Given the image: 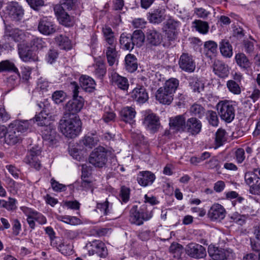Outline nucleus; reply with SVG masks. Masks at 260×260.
<instances>
[{
    "instance_id": "1",
    "label": "nucleus",
    "mask_w": 260,
    "mask_h": 260,
    "mask_svg": "<svg viewBox=\"0 0 260 260\" xmlns=\"http://www.w3.org/2000/svg\"><path fill=\"white\" fill-rule=\"evenodd\" d=\"M82 122L76 114H64L59 121V128L61 133L66 137L74 138L81 132Z\"/></svg>"
},
{
    "instance_id": "2",
    "label": "nucleus",
    "mask_w": 260,
    "mask_h": 260,
    "mask_svg": "<svg viewBox=\"0 0 260 260\" xmlns=\"http://www.w3.org/2000/svg\"><path fill=\"white\" fill-rule=\"evenodd\" d=\"M179 85V81L175 78L167 80L164 85L158 89L155 97L160 103L169 105L173 100L174 94Z\"/></svg>"
},
{
    "instance_id": "3",
    "label": "nucleus",
    "mask_w": 260,
    "mask_h": 260,
    "mask_svg": "<svg viewBox=\"0 0 260 260\" xmlns=\"http://www.w3.org/2000/svg\"><path fill=\"white\" fill-rule=\"evenodd\" d=\"M71 88L73 92V99L69 101L66 105V113L68 115L76 114L80 112L84 105V100L78 95L79 87L75 82L71 83Z\"/></svg>"
},
{
    "instance_id": "4",
    "label": "nucleus",
    "mask_w": 260,
    "mask_h": 260,
    "mask_svg": "<svg viewBox=\"0 0 260 260\" xmlns=\"http://www.w3.org/2000/svg\"><path fill=\"white\" fill-rule=\"evenodd\" d=\"M151 206L148 207L147 205L143 204L139 211L134 206L131 210L129 221L137 225H141L144 220L150 219L152 216Z\"/></svg>"
},
{
    "instance_id": "5",
    "label": "nucleus",
    "mask_w": 260,
    "mask_h": 260,
    "mask_svg": "<svg viewBox=\"0 0 260 260\" xmlns=\"http://www.w3.org/2000/svg\"><path fill=\"white\" fill-rule=\"evenodd\" d=\"M235 102L231 101H221L216 105L221 119L228 123L233 120L235 116Z\"/></svg>"
},
{
    "instance_id": "6",
    "label": "nucleus",
    "mask_w": 260,
    "mask_h": 260,
    "mask_svg": "<svg viewBox=\"0 0 260 260\" xmlns=\"http://www.w3.org/2000/svg\"><path fill=\"white\" fill-rule=\"evenodd\" d=\"M111 152L105 148L99 146L90 153L89 162L95 167L101 168L105 166L108 160L107 155Z\"/></svg>"
},
{
    "instance_id": "7",
    "label": "nucleus",
    "mask_w": 260,
    "mask_h": 260,
    "mask_svg": "<svg viewBox=\"0 0 260 260\" xmlns=\"http://www.w3.org/2000/svg\"><path fill=\"white\" fill-rule=\"evenodd\" d=\"M208 254L213 260H232L236 254L231 248H221L210 245L208 247Z\"/></svg>"
},
{
    "instance_id": "8",
    "label": "nucleus",
    "mask_w": 260,
    "mask_h": 260,
    "mask_svg": "<svg viewBox=\"0 0 260 260\" xmlns=\"http://www.w3.org/2000/svg\"><path fill=\"white\" fill-rule=\"evenodd\" d=\"M180 26L181 22L172 17L166 20L164 28L169 41H174L177 39Z\"/></svg>"
},
{
    "instance_id": "9",
    "label": "nucleus",
    "mask_w": 260,
    "mask_h": 260,
    "mask_svg": "<svg viewBox=\"0 0 260 260\" xmlns=\"http://www.w3.org/2000/svg\"><path fill=\"white\" fill-rule=\"evenodd\" d=\"M86 247L88 249L89 255L96 254L101 258H105L108 255V250L105 244L99 240H94L88 242Z\"/></svg>"
},
{
    "instance_id": "10",
    "label": "nucleus",
    "mask_w": 260,
    "mask_h": 260,
    "mask_svg": "<svg viewBox=\"0 0 260 260\" xmlns=\"http://www.w3.org/2000/svg\"><path fill=\"white\" fill-rule=\"evenodd\" d=\"M26 34L22 30L13 25H6L4 37L8 39H11L15 42H21L24 40Z\"/></svg>"
},
{
    "instance_id": "11",
    "label": "nucleus",
    "mask_w": 260,
    "mask_h": 260,
    "mask_svg": "<svg viewBox=\"0 0 260 260\" xmlns=\"http://www.w3.org/2000/svg\"><path fill=\"white\" fill-rule=\"evenodd\" d=\"M185 250L188 255L194 258H204L207 255L205 248L197 243H191L187 244Z\"/></svg>"
},
{
    "instance_id": "12",
    "label": "nucleus",
    "mask_w": 260,
    "mask_h": 260,
    "mask_svg": "<svg viewBox=\"0 0 260 260\" xmlns=\"http://www.w3.org/2000/svg\"><path fill=\"white\" fill-rule=\"evenodd\" d=\"M178 63L180 68L186 72L192 73L196 69L195 61L192 56L188 53H182L180 57Z\"/></svg>"
},
{
    "instance_id": "13",
    "label": "nucleus",
    "mask_w": 260,
    "mask_h": 260,
    "mask_svg": "<svg viewBox=\"0 0 260 260\" xmlns=\"http://www.w3.org/2000/svg\"><path fill=\"white\" fill-rule=\"evenodd\" d=\"M38 28L41 34L45 36L51 35L56 31L55 24L50 18L46 17L40 20Z\"/></svg>"
},
{
    "instance_id": "14",
    "label": "nucleus",
    "mask_w": 260,
    "mask_h": 260,
    "mask_svg": "<svg viewBox=\"0 0 260 260\" xmlns=\"http://www.w3.org/2000/svg\"><path fill=\"white\" fill-rule=\"evenodd\" d=\"M41 152L39 149L32 148L29 153L24 158V162L29 165L31 167H33L36 170H39L41 166L39 159Z\"/></svg>"
},
{
    "instance_id": "15",
    "label": "nucleus",
    "mask_w": 260,
    "mask_h": 260,
    "mask_svg": "<svg viewBox=\"0 0 260 260\" xmlns=\"http://www.w3.org/2000/svg\"><path fill=\"white\" fill-rule=\"evenodd\" d=\"M55 14L59 22L66 26H72L74 23L73 17L67 14L59 5H56L54 8Z\"/></svg>"
},
{
    "instance_id": "16",
    "label": "nucleus",
    "mask_w": 260,
    "mask_h": 260,
    "mask_svg": "<svg viewBox=\"0 0 260 260\" xmlns=\"http://www.w3.org/2000/svg\"><path fill=\"white\" fill-rule=\"evenodd\" d=\"M42 138L46 144L53 145L57 142V135L55 129L50 125L45 126L41 130Z\"/></svg>"
},
{
    "instance_id": "17",
    "label": "nucleus",
    "mask_w": 260,
    "mask_h": 260,
    "mask_svg": "<svg viewBox=\"0 0 260 260\" xmlns=\"http://www.w3.org/2000/svg\"><path fill=\"white\" fill-rule=\"evenodd\" d=\"M202 127V122L200 120L196 117H191L185 122L184 132L191 135H197L201 132Z\"/></svg>"
},
{
    "instance_id": "18",
    "label": "nucleus",
    "mask_w": 260,
    "mask_h": 260,
    "mask_svg": "<svg viewBox=\"0 0 260 260\" xmlns=\"http://www.w3.org/2000/svg\"><path fill=\"white\" fill-rule=\"evenodd\" d=\"M7 10L10 18L15 21L20 20L24 15V10L17 2H11L7 6Z\"/></svg>"
},
{
    "instance_id": "19",
    "label": "nucleus",
    "mask_w": 260,
    "mask_h": 260,
    "mask_svg": "<svg viewBox=\"0 0 260 260\" xmlns=\"http://www.w3.org/2000/svg\"><path fill=\"white\" fill-rule=\"evenodd\" d=\"M226 214V211L224 207L219 204H214L208 211V216L213 221H221Z\"/></svg>"
},
{
    "instance_id": "20",
    "label": "nucleus",
    "mask_w": 260,
    "mask_h": 260,
    "mask_svg": "<svg viewBox=\"0 0 260 260\" xmlns=\"http://www.w3.org/2000/svg\"><path fill=\"white\" fill-rule=\"evenodd\" d=\"M143 123L147 129L152 133L156 132L160 126L159 117L153 113L147 115Z\"/></svg>"
},
{
    "instance_id": "21",
    "label": "nucleus",
    "mask_w": 260,
    "mask_h": 260,
    "mask_svg": "<svg viewBox=\"0 0 260 260\" xmlns=\"http://www.w3.org/2000/svg\"><path fill=\"white\" fill-rule=\"evenodd\" d=\"M18 53L20 58L25 62L36 61L38 60V57L29 46L22 45L18 48Z\"/></svg>"
},
{
    "instance_id": "22",
    "label": "nucleus",
    "mask_w": 260,
    "mask_h": 260,
    "mask_svg": "<svg viewBox=\"0 0 260 260\" xmlns=\"http://www.w3.org/2000/svg\"><path fill=\"white\" fill-rule=\"evenodd\" d=\"M110 81L114 86L123 90H127L129 83L125 77L120 76L116 72L112 71L110 73Z\"/></svg>"
},
{
    "instance_id": "23",
    "label": "nucleus",
    "mask_w": 260,
    "mask_h": 260,
    "mask_svg": "<svg viewBox=\"0 0 260 260\" xmlns=\"http://www.w3.org/2000/svg\"><path fill=\"white\" fill-rule=\"evenodd\" d=\"M212 67L214 74L219 77L224 78L228 76L230 72L229 67L223 61L215 60Z\"/></svg>"
},
{
    "instance_id": "24",
    "label": "nucleus",
    "mask_w": 260,
    "mask_h": 260,
    "mask_svg": "<svg viewBox=\"0 0 260 260\" xmlns=\"http://www.w3.org/2000/svg\"><path fill=\"white\" fill-rule=\"evenodd\" d=\"M185 120L186 118L184 115H179L171 118L169 122L170 128L175 132H184Z\"/></svg>"
},
{
    "instance_id": "25",
    "label": "nucleus",
    "mask_w": 260,
    "mask_h": 260,
    "mask_svg": "<svg viewBox=\"0 0 260 260\" xmlns=\"http://www.w3.org/2000/svg\"><path fill=\"white\" fill-rule=\"evenodd\" d=\"M116 45H105L104 52L106 54L108 63L110 66H112L118 61V53L116 49Z\"/></svg>"
},
{
    "instance_id": "26",
    "label": "nucleus",
    "mask_w": 260,
    "mask_h": 260,
    "mask_svg": "<svg viewBox=\"0 0 260 260\" xmlns=\"http://www.w3.org/2000/svg\"><path fill=\"white\" fill-rule=\"evenodd\" d=\"M132 98L139 104L145 103L148 99V94L143 86L136 87L132 91Z\"/></svg>"
},
{
    "instance_id": "27",
    "label": "nucleus",
    "mask_w": 260,
    "mask_h": 260,
    "mask_svg": "<svg viewBox=\"0 0 260 260\" xmlns=\"http://www.w3.org/2000/svg\"><path fill=\"white\" fill-rule=\"evenodd\" d=\"M165 9L158 8L149 13L148 18L151 23L159 24L166 19Z\"/></svg>"
},
{
    "instance_id": "28",
    "label": "nucleus",
    "mask_w": 260,
    "mask_h": 260,
    "mask_svg": "<svg viewBox=\"0 0 260 260\" xmlns=\"http://www.w3.org/2000/svg\"><path fill=\"white\" fill-rule=\"evenodd\" d=\"M155 178V175L151 172L144 171L139 173L137 177V181L141 186H146L152 184Z\"/></svg>"
},
{
    "instance_id": "29",
    "label": "nucleus",
    "mask_w": 260,
    "mask_h": 260,
    "mask_svg": "<svg viewBox=\"0 0 260 260\" xmlns=\"http://www.w3.org/2000/svg\"><path fill=\"white\" fill-rule=\"evenodd\" d=\"M146 38L148 44L154 46L160 45L162 40L161 34L154 29L148 30Z\"/></svg>"
},
{
    "instance_id": "30",
    "label": "nucleus",
    "mask_w": 260,
    "mask_h": 260,
    "mask_svg": "<svg viewBox=\"0 0 260 260\" xmlns=\"http://www.w3.org/2000/svg\"><path fill=\"white\" fill-rule=\"evenodd\" d=\"M136 111L135 109L131 107H126L123 108L120 112L121 119L128 122L132 125L135 123L134 118L135 117Z\"/></svg>"
},
{
    "instance_id": "31",
    "label": "nucleus",
    "mask_w": 260,
    "mask_h": 260,
    "mask_svg": "<svg viewBox=\"0 0 260 260\" xmlns=\"http://www.w3.org/2000/svg\"><path fill=\"white\" fill-rule=\"evenodd\" d=\"M80 83L82 88L86 92H92L95 89V82L89 76L83 75L80 77Z\"/></svg>"
},
{
    "instance_id": "32",
    "label": "nucleus",
    "mask_w": 260,
    "mask_h": 260,
    "mask_svg": "<svg viewBox=\"0 0 260 260\" xmlns=\"http://www.w3.org/2000/svg\"><path fill=\"white\" fill-rule=\"evenodd\" d=\"M4 137L5 143L9 145H15L19 142L21 139L20 134L10 127V126H9L8 131L7 133L5 132Z\"/></svg>"
},
{
    "instance_id": "33",
    "label": "nucleus",
    "mask_w": 260,
    "mask_h": 260,
    "mask_svg": "<svg viewBox=\"0 0 260 260\" xmlns=\"http://www.w3.org/2000/svg\"><path fill=\"white\" fill-rule=\"evenodd\" d=\"M119 43L120 47L125 50L132 51L134 48V42L132 40L131 34L123 32L121 34Z\"/></svg>"
},
{
    "instance_id": "34",
    "label": "nucleus",
    "mask_w": 260,
    "mask_h": 260,
    "mask_svg": "<svg viewBox=\"0 0 260 260\" xmlns=\"http://www.w3.org/2000/svg\"><path fill=\"white\" fill-rule=\"evenodd\" d=\"M102 32L105 41V45H112L117 44L116 39L114 32L112 28L107 25H105L102 28Z\"/></svg>"
},
{
    "instance_id": "35",
    "label": "nucleus",
    "mask_w": 260,
    "mask_h": 260,
    "mask_svg": "<svg viewBox=\"0 0 260 260\" xmlns=\"http://www.w3.org/2000/svg\"><path fill=\"white\" fill-rule=\"evenodd\" d=\"M192 27L203 35L207 34L209 29L208 23L200 19H196L192 22Z\"/></svg>"
},
{
    "instance_id": "36",
    "label": "nucleus",
    "mask_w": 260,
    "mask_h": 260,
    "mask_svg": "<svg viewBox=\"0 0 260 260\" xmlns=\"http://www.w3.org/2000/svg\"><path fill=\"white\" fill-rule=\"evenodd\" d=\"M29 125L27 120H15L9 125L10 127L12 128L18 134H20L26 131Z\"/></svg>"
},
{
    "instance_id": "37",
    "label": "nucleus",
    "mask_w": 260,
    "mask_h": 260,
    "mask_svg": "<svg viewBox=\"0 0 260 260\" xmlns=\"http://www.w3.org/2000/svg\"><path fill=\"white\" fill-rule=\"evenodd\" d=\"M34 119L37 124L43 126V127L51 125L50 117L44 110L42 111L38 115H36Z\"/></svg>"
},
{
    "instance_id": "38",
    "label": "nucleus",
    "mask_w": 260,
    "mask_h": 260,
    "mask_svg": "<svg viewBox=\"0 0 260 260\" xmlns=\"http://www.w3.org/2000/svg\"><path fill=\"white\" fill-rule=\"evenodd\" d=\"M125 68L129 72H135L138 68L137 59L135 56L131 54H127L125 58Z\"/></svg>"
},
{
    "instance_id": "39",
    "label": "nucleus",
    "mask_w": 260,
    "mask_h": 260,
    "mask_svg": "<svg viewBox=\"0 0 260 260\" xmlns=\"http://www.w3.org/2000/svg\"><path fill=\"white\" fill-rule=\"evenodd\" d=\"M219 49L221 54L225 57L230 58L233 55V48L229 42L223 40L220 43Z\"/></svg>"
},
{
    "instance_id": "40",
    "label": "nucleus",
    "mask_w": 260,
    "mask_h": 260,
    "mask_svg": "<svg viewBox=\"0 0 260 260\" xmlns=\"http://www.w3.org/2000/svg\"><path fill=\"white\" fill-rule=\"evenodd\" d=\"M57 45L61 49L69 50L71 49V43L68 37L60 35L55 38Z\"/></svg>"
},
{
    "instance_id": "41",
    "label": "nucleus",
    "mask_w": 260,
    "mask_h": 260,
    "mask_svg": "<svg viewBox=\"0 0 260 260\" xmlns=\"http://www.w3.org/2000/svg\"><path fill=\"white\" fill-rule=\"evenodd\" d=\"M131 38L134 45L140 47L142 46L144 42L145 35L141 30L137 29L131 35Z\"/></svg>"
},
{
    "instance_id": "42",
    "label": "nucleus",
    "mask_w": 260,
    "mask_h": 260,
    "mask_svg": "<svg viewBox=\"0 0 260 260\" xmlns=\"http://www.w3.org/2000/svg\"><path fill=\"white\" fill-rule=\"evenodd\" d=\"M99 139L96 135L91 134L90 135L85 136L82 142L83 145L89 148H92L97 144Z\"/></svg>"
},
{
    "instance_id": "43",
    "label": "nucleus",
    "mask_w": 260,
    "mask_h": 260,
    "mask_svg": "<svg viewBox=\"0 0 260 260\" xmlns=\"http://www.w3.org/2000/svg\"><path fill=\"white\" fill-rule=\"evenodd\" d=\"M235 59L237 63L242 68L246 69L251 66V62L244 53L237 54Z\"/></svg>"
},
{
    "instance_id": "44",
    "label": "nucleus",
    "mask_w": 260,
    "mask_h": 260,
    "mask_svg": "<svg viewBox=\"0 0 260 260\" xmlns=\"http://www.w3.org/2000/svg\"><path fill=\"white\" fill-rule=\"evenodd\" d=\"M189 112L192 116H195L194 117L201 118L205 114V110L201 105L194 104L190 107Z\"/></svg>"
},
{
    "instance_id": "45",
    "label": "nucleus",
    "mask_w": 260,
    "mask_h": 260,
    "mask_svg": "<svg viewBox=\"0 0 260 260\" xmlns=\"http://www.w3.org/2000/svg\"><path fill=\"white\" fill-rule=\"evenodd\" d=\"M29 45L34 50H40L46 47V43L42 38L35 37L31 40Z\"/></svg>"
},
{
    "instance_id": "46",
    "label": "nucleus",
    "mask_w": 260,
    "mask_h": 260,
    "mask_svg": "<svg viewBox=\"0 0 260 260\" xmlns=\"http://www.w3.org/2000/svg\"><path fill=\"white\" fill-rule=\"evenodd\" d=\"M189 84L191 88L194 92H200L204 89V84L196 77L189 79Z\"/></svg>"
},
{
    "instance_id": "47",
    "label": "nucleus",
    "mask_w": 260,
    "mask_h": 260,
    "mask_svg": "<svg viewBox=\"0 0 260 260\" xmlns=\"http://www.w3.org/2000/svg\"><path fill=\"white\" fill-rule=\"evenodd\" d=\"M217 48V44L213 41H208L204 44V50L206 55L211 57L212 55L216 52Z\"/></svg>"
},
{
    "instance_id": "48",
    "label": "nucleus",
    "mask_w": 260,
    "mask_h": 260,
    "mask_svg": "<svg viewBox=\"0 0 260 260\" xmlns=\"http://www.w3.org/2000/svg\"><path fill=\"white\" fill-rule=\"evenodd\" d=\"M9 71H18V69L15 67L14 63L8 60H3L0 62V73Z\"/></svg>"
},
{
    "instance_id": "49",
    "label": "nucleus",
    "mask_w": 260,
    "mask_h": 260,
    "mask_svg": "<svg viewBox=\"0 0 260 260\" xmlns=\"http://www.w3.org/2000/svg\"><path fill=\"white\" fill-rule=\"evenodd\" d=\"M226 86L229 90L234 94L239 95L241 93V89L239 83L235 80H230L228 81Z\"/></svg>"
},
{
    "instance_id": "50",
    "label": "nucleus",
    "mask_w": 260,
    "mask_h": 260,
    "mask_svg": "<svg viewBox=\"0 0 260 260\" xmlns=\"http://www.w3.org/2000/svg\"><path fill=\"white\" fill-rule=\"evenodd\" d=\"M183 251V246L178 243H173L169 248V251L174 257L179 258Z\"/></svg>"
},
{
    "instance_id": "51",
    "label": "nucleus",
    "mask_w": 260,
    "mask_h": 260,
    "mask_svg": "<svg viewBox=\"0 0 260 260\" xmlns=\"http://www.w3.org/2000/svg\"><path fill=\"white\" fill-rule=\"evenodd\" d=\"M225 131L223 129H219L215 135V144L217 147L222 145L226 141Z\"/></svg>"
},
{
    "instance_id": "52",
    "label": "nucleus",
    "mask_w": 260,
    "mask_h": 260,
    "mask_svg": "<svg viewBox=\"0 0 260 260\" xmlns=\"http://www.w3.org/2000/svg\"><path fill=\"white\" fill-rule=\"evenodd\" d=\"M14 74L7 78V83L11 88L17 86L20 82V76L18 71L14 72Z\"/></svg>"
},
{
    "instance_id": "53",
    "label": "nucleus",
    "mask_w": 260,
    "mask_h": 260,
    "mask_svg": "<svg viewBox=\"0 0 260 260\" xmlns=\"http://www.w3.org/2000/svg\"><path fill=\"white\" fill-rule=\"evenodd\" d=\"M259 177L254 172H248L245 174L244 180L245 183L249 186L254 183Z\"/></svg>"
},
{
    "instance_id": "54",
    "label": "nucleus",
    "mask_w": 260,
    "mask_h": 260,
    "mask_svg": "<svg viewBox=\"0 0 260 260\" xmlns=\"http://www.w3.org/2000/svg\"><path fill=\"white\" fill-rule=\"evenodd\" d=\"M16 200L13 198H9V201L1 200L0 207L5 208L8 210H13L16 208Z\"/></svg>"
},
{
    "instance_id": "55",
    "label": "nucleus",
    "mask_w": 260,
    "mask_h": 260,
    "mask_svg": "<svg viewBox=\"0 0 260 260\" xmlns=\"http://www.w3.org/2000/svg\"><path fill=\"white\" fill-rule=\"evenodd\" d=\"M24 213L27 216V221L29 227L34 229L35 227V219L33 214V210L29 208H26L24 211Z\"/></svg>"
},
{
    "instance_id": "56",
    "label": "nucleus",
    "mask_w": 260,
    "mask_h": 260,
    "mask_svg": "<svg viewBox=\"0 0 260 260\" xmlns=\"http://www.w3.org/2000/svg\"><path fill=\"white\" fill-rule=\"evenodd\" d=\"M106 73L105 64L102 62H97L95 66L94 74L99 78H102Z\"/></svg>"
},
{
    "instance_id": "57",
    "label": "nucleus",
    "mask_w": 260,
    "mask_h": 260,
    "mask_svg": "<svg viewBox=\"0 0 260 260\" xmlns=\"http://www.w3.org/2000/svg\"><path fill=\"white\" fill-rule=\"evenodd\" d=\"M193 12L194 14H195L197 17L203 19H206L211 14L210 12L206 10L203 8H195Z\"/></svg>"
},
{
    "instance_id": "58",
    "label": "nucleus",
    "mask_w": 260,
    "mask_h": 260,
    "mask_svg": "<svg viewBox=\"0 0 260 260\" xmlns=\"http://www.w3.org/2000/svg\"><path fill=\"white\" fill-rule=\"evenodd\" d=\"M207 119L210 124L213 126H217L218 124V118L216 112L208 111L207 112Z\"/></svg>"
},
{
    "instance_id": "59",
    "label": "nucleus",
    "mask_w": 260,
    "mask_h": 260,
    "mask_svg": "<svg viewBox=\"0 0 260 260\" xmlns=\"http://www.w3.org/2000/svg\"><path fill=\"white\" fill-rule=\"evenodd\" d=\"M66 94L61 90L55 91L52 95V100L56 104L62 103L65 99Z\"/></svg>"
},
{
    "instance_id": "60",
    "label": "nucleus",
    "mask_w": 260,
    "mask_h": 260,
    "mask_svg": "<svg viewBox=\"0 0 260 260\" xmlns=\"http://www.w3.org/2000/svg\"><path fill=\"white\" fill-rule=\"evenodd\" d=\"M249 192L253 195H260V178L249 186Z\"/></svg>"
},
{
    "instance_id": "61",
    "label": "nucleus",
    "mask_w": 260,
    "mask_h": 260,
    "mask_svg": "<svg viewBox=\"0 0 260 260\" xmlns=\"http://www.w3.org/2000/svg\"><path fill=\"white\" fill-rule=\"evenodd\" d=\"M51 184L52 189L55 191L61 192L65 191L66 189V185L59 183L53 178L51 180Z\"/></svg>"
},
{
    "instance_id": "62",
    "label": "nucleus",
    "mask_w": 260,
    "mask_h": 260,
    "mask_svg": "<svg viewBox=\"0 0 260 260\" xmlns=\"http://www.w3.org/2000/svg\"><path fill=\"white\" fill-rule=\"evenodd\" d=\"M10 118V115L6 111L4 106L0 105V123L6 122Z\"/></svg>"
},
{
    "instance_id": "63",
    "label": "nucleus",
    "mask_w": 260,
    "mask_h": 260,
    "mask_svg": "<svg viewBox=\"0 0 260 260\" xmlns=\"http://www.w3.org/2000/svg\"><path fill=\"white\" fill-rule=\"evenodd\" d=\"M129 191L130 190L128 188L125 186L121 187L120 196L123 202L126 203L128 201L129 198Z\"/></svg>"
},
{
    "instance_id": "64",
    "label": "nucleus",
    "mask_w": 260,
    "mask_h": 260,
    "mask_svg": "<svg viewBox=\"0 0 260 260\" xmlns=\"http://www.w3.org/2000/svg\"><path fill=\"white\" fill-rule=\"evenodd\" d=\"M37 86L38 88L44 92L48 90L49 83L45 79L40 78L38 81Z\"/></svg>"
}]
</instances>
